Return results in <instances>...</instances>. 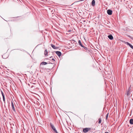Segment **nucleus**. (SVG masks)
<instances>
[{
  "label": "nucleus",
  "instance_id": "obj_1",
  "mask_svg": "<svg viewBox=\"0 0 133 133\" xmlns=\"http://www.w3.org/2000/svg\"><path fill=\"white\" fill-rule=\"evenodd\" d=\"M50 125L51 126L52 129L56 133H58L54 125L52 123H50Z\"/></svg>",
  "mask_w": 133,
  "mask_h": 133
},
{
  "label": "nucleus",
  "instance_id": "obj_2",
  "mask_svg": "<svg viewBox=\"0 0 133 133\" xmlns=\"http://www.w3.org/2000/svg\"><path fill=\"white\" fill-rule=\"evenodd\" d=\"M124 43L125 44H127L128 45H129V46H130L131 49H133V46H132V45L131 44L125 41L124 42Z\"/></svg>",
  "mask_w": 133,
  "mask_h": 133
},
{
  "label": "nucleus",
  "instance_id": "obj_3",
  "mask_svg": "<svg viewBox=\"0 0 133 133\" xmlns=\"http://www.w3.org/2000/svg\"><path fill=\"white\" fill-rule=\"evenodd\" d=\"M11 105L12 108V110L15 112V108L13 102L12 101L11 103Z\"/></svg>",
  "mask_w": 133,
  "mask_h": 133
},
{
  "label": "nucleus",
  "instance_id": "obj_4",
  "mask_svg": "<svg viewBox=\"0 0 133 133\" xmlns=\"http://www.w3.org/2000/svg\"><path fill=\"white\" fill-rule=\"evenodd\" d=\"M107 14L109 15H111L112 14V11L111 10L109 9L107 11Z\"/></svg>",
  "mask_w": 133,
  "mask_h": 133
},
{
  "label": "nucleus",
  "instance_id": "obj_5",
  "mask_svg": "<svg viewBox=\"0 0 133 133\" xmlns=\"http://www.w3.org/2000/svg\"><path fill=\"white\" fill-rule=\"evenodd\" d=\"M55 52L59 57H60V56L61 55V53L59 51H56Z\"/></svg>",
  "mask_w": 133,
  "mask_h": 133
},
{
  "label": "nucleus",
  "instance_id": "obj_6",
  "mask_svg": "<svg viewBox=\"0 0 133 133\" xmlns=\"http://www.w3.org/2000/svg\"><path fill=\"white\" fill-rule=\"evenodd\" d=\"M88 130L89 129L88 128H86L83 130V131L85 133L87 132L88 131Z\"/></svg>",
  "mask_w": 133,
  "mask_h": 133
},
{
  "label": "nucleus",
  "instance_id": "obj_7",
  "mask_svg": "<svg viewBox=\"0 0 133 133\" xmlns=\"http://www.w3.org/2000/svg\"><path fill=\"white\" fill-rule=\"evenodd\" d=\"M51 47L54 49H57L58 48L55 45H54L53 44H51Z\"/></svg>",
  "mask_w": 133,
  "mask_h": 133
},
{
  "label": "nucleus",
  "instance_id": "obj_8",
  "mask_svg": "<svg viewBox=\"0 0 133 133\" xmlns=\"http://www.w3.org/2000/svg\"><path fill=\"white\" fill-rule=\"evenodd\" d=\"M108 38L112 40L113 39V36L111 35H110L108 36Z\"/></svg>",
  "mask_w": 133,
  "mask_h": 133
},
{
  "label": "nucleus",
  "instance_id": "obj_9",
  "mask_svg": "<svg viewBox=\"0 0 133 133\" xmlns=\"http://www.w3.org/2000/svg\"><path fill=\"white\" fill-rule=\"evenodd\" d=\"M92 6H94L95 5V0H92L91 2Z\"/></svg>",
  "mask_w": 133,
  "mask_h": 133
},
{
  "label": "nucleus",
  "instance_id": "obj_10",
  "mask_svg": "<svg viewBox=\"0 0 133 133\" xmlns=\"http://www.w3.org/2000/svg\"><path fill=\"white\" fill-rule=\"evenodd\" d=\"M1 92L2 94V96L3 101L4 102L5 101V99L4 94L3 93V92L2 91H1Z\"/></svg>",
  "mask_w": 133,
  "mask_h": 133
},
{
  "label": "nucleus",
  "instance_id": "obj_11",
  "mask_svg": "<svg viewBox=\"0 0 133 133\" xmlns=\"http://www.w3.org/2000/svg\"><path fill=\"white\" fill-rule=\"evenodd\" d=\"M47 64V63L45 62H43L41 63L40 66H41L42 65H45Z\"/></svg>",
  "mask_w": 133,
  "mask_h": 133
},
{
  "label": "nucleus",
  "instance_id": "obj_12",
  "mask_svg": "<svg viewBox=\"0 0 133 133\" xmlns=\"http://www.w3.org/2000/svg\"><path fill=\"white\" fill-rule=\"evenodd\" d=\"M130 123L131 124H133V119H131L129 121Z\"/></svg>",
  "mask_w": 133,
  "mask_h": 133
},
{
  "label": "nucleus",
  "instance_id": "obj_13",
  "mask_svg": "<svg viewBox=\"0 0 133 133\" xmlns=\"http://www.w3.org/2000/svg\"><path fill=\"white\" fill-rule=\"evenodd\" d=\"M79 44L82 47H84V46L81 44V41L80 40H79L78 42Z\"/></svg>",
  "mask_w": 133,
  "mask_h": 133
},
{
  "label": "nucleus",
  "instance_id": "obj_14",
  "mask_svg": "<svg viewBox=\"0 0 133 133\" xmlns=\"http://www.w3.org/2000/svg\"><path fill=\"white\" fill-rule=\"evenodd\" d=\"M48 54V52L47 50H45L44 51V55H46Z\"/></svg>",
  "mask_w": 133,
  "mask_h": 133
},
{
  "label": "nucleus",
  "instance_id": "obj_15",
  "mask_svg": "<svg viewBox=\"0 0 133 133\" xmlns=\"http://www.w3.org/2000/svg\"><path fill=\"white\" fill-rule=\"evenodd\" d=\"M99 122L98 123L99 124H100L101 123V120L100 118H99L98 119Z\"/></svg>",
  "mask_w": 133,
  "mask_h": 133
},
{
  "label": "nucleus",
  "instance_id": "obj_16",
  "mask_svg": "<svg viewBox=\"0 0 133 133\" xmlns=\"http://www.w3.org/2000/svg\"><path fill=\"white\" fill-rule=\"evenodd\" d=\"M108 116V113L106 115V118L107 120Z\"/></svg>",
  "mask_w": 133,
  "mask_h": 133
},
{
  "label": "nucleus",
  "instance_id": "obj_17",
  "mask_svg": "<svg viewBox=\"0 0 133 133\" xmlns=\"http://www.w3.org/2000/svg\"><path fill=\"white\" fill-rule=\"evenodd\" d=\"M46 71H47L49 72V70H50V71L51 70H50V69H46Z\"/></svg>",
  "mask_w": 133,
  "mask_h": 133
},
{
  "label": "nucleus",
  "instance_id": "obj_18",
  "mask_svg": "<svg viewBox=\"0 0 133 133\" xmlns=\"http://www.w3.org/2000/svg\"><path fill=\"white\" fill-rule=\"evenodd\" d=\"M84 48V49L85 50H87V48L85 47V46H84V47H83Z\"/></svg>",
  "mask_w": 133,
  "mask_h": 133
},
{
  "label": "nucleus",
  "instance_id": "obj_19",
  "mask_svg": "<svg viewBox=\"0 0 133 133\" xmlns=\"http://www.w3.org/2000/svg\"><path fill=\"white\" fill-rule=\"evenodd\" d=\"M129 92H128L127 93V95H129Z\"/></svg>",
  "mask_w": 133,
  "mask_h": 133
},
{
  "label": "nucleus",
  "instance_id": "obj_20",
  "mask_svg": "<svg viewBox=\"0 0 133 133\" xmlns=\"http://www.w3.org/2000/svg\"><path fill=\"white\" fill-rule=\"evenodd\" d=\"M128 36L130 38H131V36H130V35H129Z\"/></svg>",
  "mask_w": 133,
  "mask_h": 133
},
{
  "label": "nucleus",
  "instance_id": "obj_21",
  "mask_svg": "<svg viewBox=\"0 0 133 133\" xmlns=\"http://www.w3.org/2000/svg\"><path fill=\"white\" fill-rule=\"evenodd\" d=\"M52 60H53V61H55V59L54 58H52Z\"/></svg>",
  "mask_w": 133,
  "mask_h": 133
},
{
  "label": "nucleus",
  "instance_id": "obj_22",
  "mask_svg": "<svg viewBox=\"0 0 133 133\" xmlns=\"http://www.w3.org/2000/svg\"><path fill=\"white\" fill-rule=\"evenodd\" d=\"M131 39H132V40H133V37H131Z\"/></svg>",
  "mask_w": 133,
  "mask_h": 133
},
{
  "label": "nucleus",
  "instance_id": "obj_23",
  "mask_svg": "<svg viewBox=\"0 0 133 133\" xmlns=\"http://www.w3.org/2000/svg\"><path fill=\"white\" fill-rule=\"evenodd\" d=\"M105 133H108V132H105Z\"/></svg>",
  "mask_w": 133,
  "mask_h": 133
},
{
  "label": "nucleus",
  "instance_id": "obj_24",
  "mask_svg": "<svg viewBox=\"0 0 133 133\" xmlns=\"http://www.w3.org/2000/svg\"><path fill=\"white\" fill-rule=\"evenodd\" d=\"M2 68H1V67H0V69H1Z\"/></svg>",
  "mask_w": 133,
  "mask_h": 133
},
{
  "label": "nucleus",
  "instance_id": "obj_25",
  "mask_svg": "<svg viewBox=\"0 0 133 133\" xmlns=\"http://www.w3.org/2000/svg\"><path fill=\"white\" fill-rule=\"evenodd\" d=\"M83 21L84 22H85V21Z\"/></svg>",
  "mask_w": 133,
  "mask_h": 133
}]
</instances>
